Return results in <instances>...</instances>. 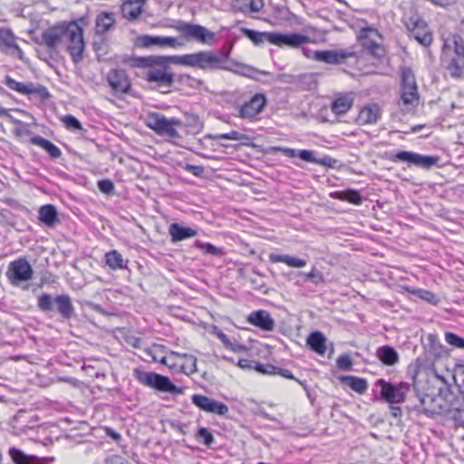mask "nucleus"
Instances as JSON below:
<instances>
[{
    "label": "nucleus",
    "instance_id": "f257e3e1",
    "mask_svg": "<svg viewBox=\"0 0 464 464\" xmlns=\"http://www.w3.org/2000/svg\"><path fill=\"white\" fill-rule=\"evenodd\" d=\"M442 62L454 78H459L464 72V40L459 34L449 36L444 43Z\"/></svg>",
    "mask_w": 464,
    "mask_h": 464
},
{
    "label": "nucleus",
    "instance_id": "f03ea898",
    "mask_svg": "<svg viewBox=\"0 0 464 464\" xmlns=\"http://www.w3.org/2000/svg\"><path fill=\"white\" fill-rule=\"evenodd\" d=\"M145 124L158 135L166 136L171 140L180 138L177 128L182 126V121L178 118L169 119L160 112L153 111L148 113Z\"/></svg>",
    "mask_w": 464,
    "mask_h": 464
},
{
    "label": "nucleus",
    "instance_id": "7ed1b4c3",
    "mask_svg": "<svg viewBox=\"0 0 464 464\" xmlns=\"http://www.w3.org/2000/svg\"><path fill=\"white\" fill-rule=\"evenodd\" d=\"M37 305L43 312L54 311L55 305L57 312L64 319H70L74 315V307L68 295H60L53 298L48 294H43L38 298Z\"/></svg>",
    "mask_w": 464,
    "mask_h": 464
},
{
    "label": "nucleus",
    "instance_id": "20e7f679",
    "mask_svg": "<svg viewBox=\"0 0 464 464\" xmlns=\"http://www.w3.org/2000/svg\"><path fill=\"white\" fill-rule=\"evenodd\" d=\"M402 20L406 28L416 41L423 46H429L431 44V33L426 23L416 12L411 10L409 13L404 14Z\"/></svg>",
    "mask_w": 464,
    "mask_h": 464
},
{
    "label": "nucleus",
    "instance_id": "39448f33",
    "mask_svg": "<svg viewBox=\"0 0 464 464\" xmlns=\"http://www.w3.org/2000/svg\"><path fill=\"white\" fill-rule=\"evenodd\" d=\"M137 379L143 385L153 388L159 392L171 394H180L183 392L182 388L175 385L169 377L153 372H139L137 373Z\"/></svg>",
    "mask_w": 464,
    "mask_h": 464
},
{
    "label": "nucleus",
    "instance_id": "423d86ee",
    "mask_svg": "<svg viewBox=\"0 0 464 464\" xmlns=\"http://www.w3.org/2000/svg\"><path fill=\"white\" fill-rule=\"evenodd\" d=\"M66 41L68 42L67 51L74 63H79L83 59L85 48L83 40V30L75 22L69 23Z\"/></svg>",
    "mask_w": 464,
    "mask_h": 464
},
{
    "label": "nucleus",
    "instance_id": "0eeeda50",
    "mask_svg": "<svg viewBox=\"0 0 464 464\" xmlns=\"http://www.w3.org/2000/svg\"><path fill=\"white\" fill-rule=\"evenodd\" d=\"M4 83L12 91L29 97H35L41 100H46L50 97L47 88L39 83L20 82L6 75Z\"/></svg>",
    "mask_w": 464,
    "mask_h": 464
},
{
    "label": "nucleus",
    "instance_id": "6e6552de",
    "mask_svg": "<svg viewBox=\"0 0 464 464\" xmlns=\"http://www.w3.org/2000/svg\"><path fill=\"white\" fill-rule=\"evenodd\" d=\"M224 53L218 55L211 51H201L189 53L188 66L204 71L221 70Z\"/></svg>",
    "mask_w": 464,
    "mask_h": 464
},
{
    "label": "nucleus",
    "instance_id": "1a4fd4ad",
    "mask_svg": "<svg viewBox=\"0 0 464 464\" xmlns=\"http://www.w3.org/2000/svg\"><path fill=\"white\" fill-rule=\"evenodd\" d=\"M377 385L381 388L382 398L390 404H400L403 402L410 391V384L407 382L393 384L380 379L377 381Z\"/></svg>",
    "mask_w": 464,
    "mask_h": 464
},
{
    "label": "nucleus",
    "instance_id": "9d476101",
    "mask_svg": "<svg viewBox=\"0 0 464 464\" xmlns=\"http://www.w3.org/2000/svg\"><path fill=\"white\" fill-rule=\"evenodd\" d=\"M389 160L392 162H407L409 164L429 169L436 165L439 158L436 156H425L408 150H401L390 155Z\"/></svg>",
    "mask_w": 464,
    "mask_h": 464
},
{
    "label": "nucleus",
    "instance_id": "9b49d317",
    "mask_svg": "<svg viewBox=\"0 0 464 464\" xmlns=\"http://www.w3.org/2000/svg\"><path fill=\"white\" fill-rule=\"evenodd\" d=\"M69 24L63 23L49 27L42 34V44H44L51 52L55 51L57 47L66 40Z\"/></svg>",
    "mask_w": 464,
    "mask_h": 464
},
{
    "label": "nucleus",
    "instance_id": "f8f14e48",
    "mask_svg": "<svg viewBox=\"0 0 464 464\" xmlns=\"http://www.w3.org/2000/svg\"><path fill=\"white\" fill-rule=\"evenodd\" d=\"M175 28L186 38H191L202 44H209L215 36L214 33L199 24L181 22Z\"/></svg>",
    "mask_w": 464,
    "mask_h": 464
},
{
    "label": "nucleus",
    "instance_id": "ddd939ff",
    "mask_svg": "<svg viewBox=\"0 0 464 464\" xmlns=\"http://www.w3.org/2000/svg\"><path fill=\"white\" fill-rule=\"evenodd\" d=\"M33 268L29 262L24 258H18L10 263L7 277L13 285L25 282L33 277Z\"/></svg>",
    "mask_w": 464,
    "mask_h": 464
},
{
    "label": "nucleus",
    "instance_id": "4468645a",
    "mask_svg": "<svg viewBox=\"0 0 464 464\" xmlns=\"http://www.w3.org/2000/svg\"><path fill=\"white\" fill-rule=\"evenodd\" d=\"M192 403L203 411L217 414L218 416H226L229 409L218 401L202 394H194L191 397Z\"/></svg>",
    "mask_w": 464,
    "mask_h": 464
},
{
    "label": "nucleus",
    "instance_id": "2eb2a0df",
    "mask_svg": "<svg viewBox=\"0 0 464 464\" xmlns=\"http://www.w3.org/2000/svg\"><path fill=\"white\" fill-rule=\"evenodd\" d=\"M267 102L263 93H256L248 102L238 108V115L245 120L252 121L264 110Z\"/></svg>",
    "mask_w": 464,
    "mask_h": 464
},
{
    "label": "nucleus",
    "instance_id": "dca6fc26",
    "mask_svg": "<svg viewBox=\"0 0 464 464\" xmlns=\"http://www.w3.org/2000/svg\"><path fill=\"white\" fill-rule=\"evenodd\" d=\"M106 80L114 93H129L131 82L126 72L122 69H112L109 71Z\"/></svg>",
    "mask_w": 464,
    "mask_h": 464
},
{
    "label": "nucleus",
    "instance_id": "f3484780",
    "mask_svg": "<svg viewBox=\"0 0 464 464\" xmlns=\"http://www.w3.org/2000/svg\"><path fill=\"white\" fill-rule=\"evenodd\" d=\"M149 67L146 80L154 82L159 88L169 89L174 82L173 73L168 72V67L159 65H146Z\"/></svg>",
    "mask_w": 464,
    "mask_h": 464
},
{
    "label": "nucleus",
    "instance_id": "a211bd4d",
    "mask_svg": "<svg viewBox=\"0 0 464 464\" xmlns=\"http://www.w3.org/2000/svg\"><path fill=\"white\" fill-rule=\"evenodd\" d=\"M309 41L308 36L298 33L281 34L273 32V35H270V44L279 47H299Z\"/></svg>",
    "mask_w": 464,
    "mask_h": 464
},
{
    "label": "nucleus",
    "instance_id": "6ab92c4d",
    "mask_svg": "<svg viewBox=\"0 0 464 464\" xmlns=\"http://www.w3.org/2000/svg\"><path fill=\"white\" fill-rule=\"evenodd\" d=\"M230 54V51L227 50L224 52V60L222 62L221 70L228 71L234 72L236 74L248 77V78H256L258 71L254 67L247 65L246 63H242L234 60H228Z\"/></svg>",
    "mask_w": 464,
    "mask_h": 464
},
{
    "label": "nucleus",
    "instance_id": "aec40b11",
    "mask_svg": "<svg viewBox=\"0 0 464 464\" xmlns=\"http://www.w3.org/2000/svg\"><path fill=\"white\" fill-rule=\"evenodd\" d=\"M354 56V53L347 50H328L315 51L313 53L312 58L318 62L328 64L343 63L347 58Z\"/></svg>",
    "mask_w": 464,
    "mask_h": 464
},
{
    "label": "nucleus",
    "instance_id": "412c9836",
    "mask_svg": "<svg viewBox=\"0 0 464 464\" xmlns=\"http://www.w3.org/2000/svg\"><path fill=\"white\" fill-rule=\"evenodd\" d=\"M188 61L189 53L171 56L151 55L141 59L143 65H159L160 67H169L170 63L188 66Z\"/></svg>",
    "mask_w": 464,
    "mask_h": 464
},
{
    "label": "nucleus",
    "instance_id": "4be33fe9",
    "mask_svg": "<svg viewBox=\"0 0 464 464\" xmlns=\"http://www.w3.org/2000/svg\"><path fill=\"white\" fill-rule=\"evenodd\" d=\"M0 50L7 54H22L16 37L9 28H0Z\"/></svg>",
    "mask_w": 464,
    "mask_h": 464
},
{
    "label": "nucleus",
    "instance_id": "5701e85b",
    "mask_svg": "<svg viewBox=\"0 0 464 464\" xmlns=\"http://www.w3.org/2000/svg\"><path fill=\"white\" fill-rule=\"evenodd\" d=\"M247 322L264 331H272L275 327V320L266 310L252 312L247 316Z\"/></svg>",
    "mask_w": 464,
    "mask_h": 464
},
{
    "label": "nucleus",
    "instance_id": "b1692460",
    "mask_svg": "<svg viewBox=\"0 0 464 464\" xmlns=\"http://www.w3.org/2000/svg\"><path fill=\"white\" fill-rule=\"evenodd\" d=\"M382 115L379 105L371 104L364 106L359 112L357 121L361 125H372L377 123Z\"/></svg>",
    "mask_w": 464,
    "mask_h": 464
},
{
    "label": "nucleus",
    "instance_id": "393cba45",
    "mask_svg": "<svg viewBox=\"0 0 464 464\" xmlns=\"http://www.w3.org/2000/svg\"><path fill=\"white\" fill-rule=\"evenodd\" d=\"M146 0H124L121 5V14L129 21L138 19L143 12V6Z\"/></svg>",
    "mask_w": 464,
    "mask_h": 464
},
{
    "label": "nucleus",
    "instance_id": "a878e982",
    "mask_svg": "<svg viewBox=\"0 0 464 464\" xmlns=\"http://www.w3.org/2000/svg\"><path fill=\"white\" fill-rule=\"evenodd\" d=\"M169 234L172 242H179L196 237L198 231L188 227H183L179 223H172L169 227Z\"/></svg>",
    "mask_w": 464,
    "mask_h": 464
},
{
    "label": "nucleus",
    "instance_id": "bb28decb",
    "mask_svg": "<svg viewBox=\"0 0 464 464\" xmlns=\"http://www.w3.org/2000/svg\"><path fill=\"white\" fill-rule=\"evenodd\" d=\"M115 17L113 13L102 12L95 20V33L98 35H103L114 27Z\"/></svg>",
    "mask_w": 464,
    "mask_h": 464
},
{
    "label": "nucleus",
    "instance_id": "cd10ccee",
    "mask_svg": "<svg viewBox=\"0 0 464 464\" xmlns=\"http://www.w3.org/2000/svg\"><path fill=\"white\" fill-rule=\"evenodd\" d=\"M419 92H401L398 107L404 113L412 111L419 104Z\"/></svg>",
    "mask_w": 464,
    "mask_h": 464
},
{
    "label": "nucleus",
    "instance_id": "c85d7f7f",
    "mask_svg": "<svg viewBox=\"0 0 464 464\" xmlns=\"http://www.w3.org/2000/svg\"><path fill=\"white\" fill-rule=\"evenodd\" d=\"M263 6V0H234L232 3L233 9L243 14L259 12Z\"/></svg>",
    "mask_w": 464,
    "mask_h": 464
},
{
    "label": "nucleus",
    "instance_id": "c756f323",
    "mask_svg": "<svg viewBox=\"0 0 464 464\" xmlns=\"http://www.w3.org/2000/svg\"><path fill=\"white\" fill-rule=\"evenodd\" d=\"M376 355L378 359L387 366H393L397 364L400 360L397 351L390 345L379 347L376 351Z\"/></svg>",
    "mask_w": 464,
    "mask_h": 464
},
{
    "label": "nucleus",
    "instance_id": "7c9ffc66",
    "mask_svg": "<svg viewBox=\"0 0 464 464\" xmlns=\"http://www.w3.org/2000/svg\"><path fill=\"white\" fill-rule=\"evenodd\" d=\"M143 44L145 46L159 45L160 47L169 46L176 48L183 44L179 42L177 38L171 36H144Z\"/></svg>",
    "mask_w": 464,
    "mask_h": 464
},
{
    "label": "nucleus",
    "instance_id": "2f4dec72",
    "mask_svg": "<svg viewBox=\"0 0 464 464\" xmlns=\"http://www.w3.org/2000/svg\"><path fill=\"white\" fill-rule=\"evenodd\" d=\"M8 454L14 464H42L38 457L25 454L24 451L14 447L9 449Z\"/></svg>",
    "mask_w": 464,
    "mask_h": 464
},
{
    "label": "nucleus",
    "instance_id": "473e14b6",
    "mask_svg": "<svg viewBox=\"0 0 464 464\" xmlns=\"http://www.w3.org/2000/svg\"><path fill=\"white\" fill-rule=\"evenodd\" d=\"M307 345L310 349L320 355L326 352V338L321 332H314L307 338Z\"/></svg>",
    "mask_w": 464,
    "mask_h": 464
},
{
    "label": "nucleus",
    "instance_id": "72a5a7b5",
    "mask_svg": "<svg viewBox=\"0 0 464 464\" xmlns=\"http://www.w3.org/2000/svg\"><path fill=\"white\" fill-rule=\"evenodd\" d=\"M269 261L272 263H284L290 267L295 268H301L306 265V261L304 259L289 255H279L276 253L269 254Z\"/></svg>",
    "mask_w": 464,
    "mask_h": 464
},
{
    "label": "nucleus",
    "instance_id": "f704fd0d",
    "mask_svg": "<svg viewBox=\"0 0 464 464\" xmlns=\"http://www.w3.org/2000/svg\"><path fill=\"white\" fill-rule=\"evenodd\" d=\"M31 143L44 149L53 159H58L62 155L61 150L56 145L42 136L32 137Z\"/></svg>",
    "mask_w": 464,
    "mask_h": 464
},
{
    "label": "nucleus",
    "instance_id": "c9c22d12",
    "mask_svg": "<svg viewBox=\"0 0 464 464\" xmlns=\"http://www.w3.org/2000/svg\"><path fill=\"white\" fill-rule=\"evenodd\" d=\"M170 356H177V358L183 359L180 368L185 374H193L198 372L197 358L194 355L171 351Z\"/></svg>",
    "mask_w": 464,
    "mask_h": 464
},
{
    "label": "nucleus",
    "instance_id": "e433bc0d",
    "mask_svg": "<svg viewBox=\"0 0 464 464\" xmlns=\"http://www.w3.org/2000/svg\"><path fill=\"white\" fill-rule=\"evenodd\" d=\"M39 219L47 227H53L58 222V213L54 206L44 205L39 209Z\"/></svg>",
    "mask_w": 464,
    "mask_h": 464
},
{
    "label": "nucleus",
    "instance_id": "4c0bfd02",
    "mask_svg": "<svg viewBox=\"0 0 464 464\" xmlns=\"http://www.w3.org/2000/svg\"><path fill=\"white\" fill-rule=\"evenodd\" d=\"M331 198L338 200L347 201L354 205H361L362 197L356 189H346L343 191H334L330 194Z\"/></svg>",
    "mask_w": 464,
    "mask_h": 464
},
{
    "label": "nucleus",
    "instance_id": "58836bf2",
    "mask_svg": "<svg viewBox=\"0 0 464 464\" xmlns=\"http://www.w3.org/2000/svg\"><path fill=\"white\" fill-rule=\"evenodd\" d=\"M241 32L257 46L262 45L265 42L270 43V35H273V32H258L248 28H242Z\"/></svg>",
    "mask_w": 464,
    "mask_h": 464
},
{
    "label": "nucleus",
    "instance_id": "ea45409f",
    "mask_svg": "<svg viewBox=\"0 0 464 464\" xmlns=\"http://www.w3.org/2000/svg\"><path fill=\"white\" fill-rule=\"evenodd\" d=\"M353 106V100L348 96H341L334 99L331 104V110L336 115L345 114Z\"/></svg>",
    "mask_w": 464,
    "mask_h": 464
},
{
    "label": "nucleus",
    "instance_id": "a19ab883",
    "mask_svg": "<svg viewBox=\"0 0 464 464\" xmlns=\"http://www.w3.org/2000/svg\"><path fill=\"white\" fill-rule=\"evenodd\" d=\"M342 382L347 384L353 391L358 393H364L368 388V384L365 379L355 377V376H344Z\"/></svg>",
    "mask_w": 464,
    "mask_h": 464
},
{
    "label": "nucleus",
    "instance_id": "79ce46f5",
    "mask_svg": "<svg viewBox=\"0 0 464 464\" xmlns=\"http://www.w3.org/2000/svg\"><path fill=\"white\" fill-rule=\"evenodd\" d=\"M105 261L106 265L113 270L124 267L122 256L117 250H111L106 253Z\"/></svg>",
    "mask_w": 464,
    "mask_h": 464
},
{
    "label": "nucleus",
    "instance_id": "37998d69",
    "mask_svg": "<svg viewBox=\"0 0 464 464\" xmlns=\"http://www.w3.org/2000/svg\"><path fill=\"white\" fill-rule=\"evenodd\" d=\"M297 157L306 162L317 163L324 166H330V161L332 160L329 157H324L323 159H316L314 157V152L313 150H301L297 152Z\"/></svg>",
    "mask_w": 464,
    "mask_h": 464
},
{
    "label": "nucleus",
    "instance_id": "c03bdc74",
    "mask_svg": "<svg viewBox=\"0 0 464 464\" xmlns=\"http://www.w3.org/2000/svg\"><path fill=\"white\" fill-rule=\"evenodd\" d=\"M407 291L418 296L419 298L428 302L429 304H436L439 302V299L437 298L436 295L433 294L431 291L420 288H407Z\"/></svg>",
    "mask_w": 464,
    "mask_h": 464
},
{
    "label": "nucleus",
    "instance_id": "a18cd8bd",
    "mask_svg": "<svg viewBox=\"0 0 464 464\" xmlns=\"http://www.w3.org/2000/svg\"><path fill=\"white\" fill-rule=\"evenodd\" d=\"M401 85L418 86L413 71L410 67L401 68Z\"/></svg>",
    "mask_w": 464,
    "mask_h": 464
},
{
    "label": "nucleus",
    "instance_id": "49530a36",
    "mask_svg": "<svg viewBox=\"0 0 464 464\" xmlns=\"http://www.w3.org/2000/svg\"><path fill=\"white\" fill-rule=\"evenodd\" d=\"M195 247L200 249L202 252L211 256H220L222 250L210 243H204L201 241H196L194 244Z\"/></svg>",
    "mask_w": 464,
    "mask_h": 464
},
{
    "label": "nucleus",
    "instance_id": "de8ad7c7",
    "mask_svg": "<svg viewBox=\"0 0 464 464\" xmlns=\"http://www.w3.org/2000/svg\"><path fill=\"white\" fill-rule=\"evenodd\" d=\"M304 276L306 277V280L310 281L315 285L324 284L325 282V278L323 273L315 266H313L311 271L309 273L304 274Z\"/></svg>",
    "mask_w": 464,
    "mask_h": 464
},
{
    "label": "nucleus",
    "instance_id": "09e8293b",
    "mask_svg": "<svg viewBox=\"0 0 464 464\" xmlns=\"http://www.w3.org/2000/svg\"><path fill=\"white\" fill-rule=\"evenodd\" d=\"M445 341L452 347L464 349V338L454 333L447 332L445 334Z\"/></svg>",
    "mask_w": 464,
    "mask_h": 464
},
{
    "label": "nucleus",
    "instance_id": "8fccbe9b",
    "mask_svg": "<svg viewBox=\"0 0 464 464\" xmlns=\"http://www.w3.org/2000/svg\"><path fill=\"white\" fill-rule=\"evenodd\" d=\"M197 439L202 440L203 443L208 447L211 446L215 440L212 433L208 430V429L204 427H201L198 430Z\"/></svg>",
    "mask_w": 464,
    "mask_h": 464
},
{
    "label": "nucleus",
    "instance_id": "3c124183",
    "mask_svg": "<svg viewBox=\"0 0 464 464\" xmlns=\"http://www.w3.org/2000/svg\"><path fill=\"white\" fill-rule=\"evenodd\" d=\"M336 363L338 368L343 371H349L353 366V361L348 354H343L339 356Z\"/></svg>",
    "mask_w": 464,
    "mask_h": 464
},
{
    "label": "nucleus",
    "instance_id": "603ef678",
    "mask_svg": "<svg viewBox=\"0 0 464 464\" xmlns=\"http://www.w3.org/2000/svg\"><path fill=\"white\" fill-rule=\"evenodd\" d=\"M63 122L67 129L71 130H82L81 122L72 115H66L63 118Z\"/></svg>",
    "mask_w": 464,
    "mask_h": 464
},
{
    "label": "nucleus",
    "instance_id": "864d4df0",
    "mask_svg": "<svg viewBox=\"0 0 464 464\" xmlns=\"http://www.w3.org/2000/svg\"><path fill=\"white\" fill-rule=\"evenodd\" d=\"M218 139H223V140H242L244 138H246V135L237 131V130H231L227 133H220L216 136Z\"/></svg>",
    "mask_w": 464,
    "mask_h": 464
},
{
    "label": "nucleus",
    "instance_id": "5fc2aeb1",
    "mask_svg": "<svg viewBox=\"0 0 464 464\" xmlns=\"http://www.w3.org/2000/svg\"><path fill=\"white\" fill-rule=\"evenodd\" d=\"M99 189L107 195H110L113 192L114 185L110 179H102L98 182Z\"/></svg>",
    "mask_w": 464,
    "mask_h": 464
},
{
    "label": "nucleus",
    "instance_id": "6e6d98bb",
    "mask_svg": "<svg viewBox=\"0 0 464 464\" xmlns=\"http://www.w3.org/2000/svg\"><path fill=\"white\" fill-rule=\"evenodd\" d=\"M452 413V418L461 426L464 427V407L451 408L449 410Z\"/></svg>",
    "mask_w": 464,
    "mask_h": 464
},
{
    "label": "nucleus",
    "instance_id": "4d7b16f0",
    "mask_svg": "<svg viewBox=\"0 0 464 464\" xmlns=\"http://www.w3.org/2000/svg\"><path fill=\"white\" fill-rule=\"evenodd\" d=\"M184 169L190 172L191 174H193L196 177H201L205 171L203 166L192 165V164H188V163H187L184 166Z\"/></svg>",
    "mask_w": 464,
    "mask_h": 464
},
{
    "label": "nucleus",
    "instance_id": "13d9d810",
    "mask_svg": "<svg viewBox=\"0 0 464 464\" xmlns=\"http://www.w3.org/2000/svg\"><path fill=\"white\" fill-rule=\"evenodd\" d=\"M177 356H170V353L168 356H162L160 358H157L156 356L153 357L155 361H158L161 364H165L170 368L174 367L177 363L172 359L176 358Z\"/></svg>",
    "mask_w": 464,
    "mask_h": 464
},
{
    "label": "nucleus",
    "instance_id": "bf43d9fd",
    "mask_svg": "<svg viewBox=\"0 0 464 464\" xmlns=\"http://www.w3.org/2000/svg\"><path fill=\"white\" fill-rule=\"evenodd\" d=\"M255 369L263 373H275L276 368L272 365H263L261 363H256Z\"/></svg>",
    "mask_w": 464,
    "mask_h": 464
},
{
    "label": "nucleus",
    "instance_id": "052dcab7",
    "mask_svg": "<svg viewBox=\"0 0 464 464\" xmlns=\"http://www.w3.org/2000/svg\"><path fill=\"white\" fill-rule=\"evenodd\" d=\"M274 150L283 152L284 155L289 158H294L297 156V150L290 148H283V147H276Z\"/></svg>",
    "mask_w": 464,
    "mask_h": 464
},
{
    "label": "nucleus",
    "instance_id": "680f3d73",
    "mask_svg": "<svg viewBox=\"0 0 464 464\" xmlns=\"http://www.w3.org/2000/svg\"><path fill=\"white\" fill-rule=\"evenodd\" d=\"M427 401H433V399L429 396V395H425L423 397H421L420 399V408H421V411L427 412V411H434L435 410L434 409H428L426 408V403Z\"/></svg>",
    "mask_w": 464,
    "mask_h": 464
},
{
    "label": "nucleus",
    "instance_id": "e2e57ef3",
    "mask_svg": "<svg viewBox=\"0 0 464 464\" xmlns=\"http://www.w3.org/2000/svg\"><path fill=\"white\" fill-rule=\"evenodd\" d=\"M230 351L232 352H235V353H240V352H246L247 351V348L245 344H241L239 343H233L232 342V344L231 346L228 348Z\"/></svg>",
    "mask_w": 464,
    "mask_h": 464
},
{
    "label": "nucleus",
    "instance_id": "0e129e2a",
    "mask_svg": "<svg viewBox=\"0 0 464 464\" xmlns=\"http://www.w3.org/2000/svg\"><path fill=\"white\" fill-rule=\"evenodd\" d=\"M258 415L260 417H262L263 419H266V420H272V421H276L277 423H280V421L274 416L270 415L269 413H267L266 411H264L263 409H260L258 411Z\"/></svg>",
    "mask_w": 464,
    "mask_h": 464
},
{
    "label": "nucleus",
    "instance_id": "69168bd1",
    "mask_svg": "<svg viewBox=\"0 0 464 464\" xmlns=\"http://www.w3.org/2000/svg\"><path fill=\"white\" fill-rule=\"evenodd\" d=\"M237 366L242 369H251L252 368V362L247 359H240L237 362Z\"/></svg>",
    "mask_w": 464,
    "mask_h": 464
},
{
    "label": "nucleus",
    "instance_id": "338daca9",
    "mask_svg": "<svg viewBox=\"0 0 464 464\" xmlns=\"http://www.w3.org/2000/svg\"><path fill=\"white\" fill-rule=\"evenodd\" d=\"M391 415L394 418H400L401 416V409L399 406H391Z\"/></svg>",
    "mask_w": 464,
    "mask_h": 464
},
{
    "label": "nucleus",
    "instance_id": "774afa93",
    "mask_svg": "<svg viewBox=\"0 0 464 464\" xmlns=\"http://www.w3.org/2000/svg\"><path fill=\"white\" fill-rule=\"evenodd\" d=\"M278 373L287 379H293L294 376L292 375L291 372L286 369H278Z\"/></svg>",
    "mask_w": 464,
    "mask_h": 464
}]
</instances>
